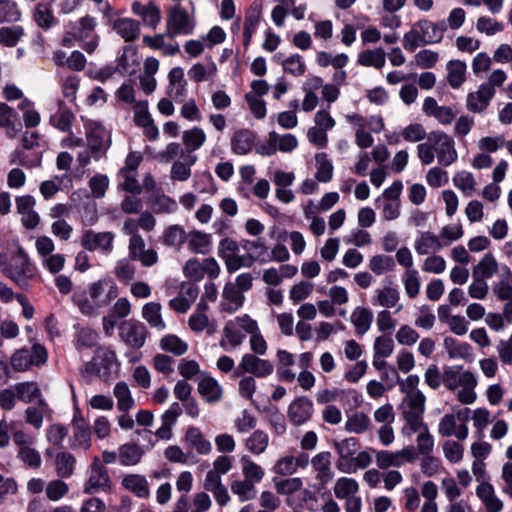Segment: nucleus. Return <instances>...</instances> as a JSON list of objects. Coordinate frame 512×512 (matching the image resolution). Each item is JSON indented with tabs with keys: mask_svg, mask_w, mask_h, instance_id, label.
Returning <instances> with one entry per match:
<instances>
[{
	"mask_svg": "<svg viewBox=\"0 0 512 512\" xmlns=\"http://www.w3.org/2000/svg\"><path fill=\"white\" fill-rule=\"evenodd\" d=\"M218 256L224 261L229 273L242 267L250 268L255 262L267 263L270 260L268 248L262 238L243 239L240 243L224 238L219 242Z\"/></svg>",
	"mask_w": 512,
	"mask_h": 512,
	"instance_id": "obj_1",
	"label": "nucleus"
},
{
	"mask_svg": "<svg viewBox=\"0 0 512 512\" xmlns=\"http://www.w3.org/2000/svg\"><path fill=\"white\" fill-rule=\"evenodd\" d=\"M118 295V287L113 279L104 277L88 284L76 287L72 301L83 315L91 316L101 308L107 307Z\"/></svg>",
	"mask_w": 512,
	"mask_h": 512,
	"instance_id": "obj_2",
	"label": "nucleus"
},
{
	"mask_svg": "<svg viewBox=\"0 0 512 512\" xmlns=\"http://www.w3.org/2000/svg\"><path fill=\"white\" fill-rule=\"evenodd\" d=\"M443 384L448 390H457V400L462 404H473L477 399L476 375L461 365L447 366L443 371Z\"/></svg>",
	"mask_w": 512,
	"mask_h": 512,
	"instance_id": "obj_3",
	"label": "nucleus"
},
{
	"mask_svg": "<svg viewBox=\"0 0 512 512\" xmlns=\"http://www.w3.org/2000/svg\"><path fill=\"white\" fill-rule=\"evenodd\" d=\"M258 322L249 314H241L228 320L222 330L219 345L225 351H232L239 347L247 335L257 331Z\"/></svg>",
	"mask_w": 512,
	"mask_h": 512,
	"instance_id": "obj_4",
	"label": "nucleus"
},
{
	"mask_svg": "<svg viewBox=\"0 0 512 512\" xmlns=\"http://www.w3.org/2000/svg\"><path fill=\"white\" fill-rule=\"evenodd\" d=\"M0 271L18 286L25 288L28 284L27 280L34 276L35 269L19 244L12 242L5 264L1 266Z\"/></svg>",
	"mask_w": 512,
	"mask_h": 512,
	"instance_id": "obj_5",
	"label": "nucleus"
},
{
	"mask_svg": "<svg viewBox=\"0 0 512 512\" xmlns=\"http://www.w3.org/2000/svg\"><path fill=\"white\" fill-rule=\"evenodd\" d=\"M84 131V145L86 144L88 151L80 152L77 156V160L82 166H86L90 162L91 157L95 159L101 158L110 146L109 136L100 123L85 120Z\"/></svg>",
	"mask_w": 512,
	"mask_h": 512,
	"instance_id": "obj_6",
	"label": "nucleus"
},
{
	"mask_svg": "<svg viewBox=\"0 0 512 512\" xmlns=\"http://www.w3.org/2000/svg\"><path fill=\"white\" fill-rule=\"evenodd\" d=\"M120 362L116 352L110 347H99L95 351L93 358L84 363L81 371L86 375H96L107 380L119 369Z\"/></svg>",
	"mask_w": 512,
	"mask_h": 512,
	"instance_id": "obj_7",
	"label": "nucleus"
},
{
	"mask_svg": "<svg viewBox=\"0 0 512 512\" xmlns=\"http://www.w3.org/2000/svg\"><path fill=\"white\" fill-rule=\"evenodd\" d=\"M403 189L401 181H394L389 187L384 189L381 196L376 199L377 208L383 220H396L401 214L400 195Z\"/></svg>",
	"mask_w": 512,
	"mask_h": 512,
	"instance_id": "obj_8",
	"label": "nucleus"
},
{
	"mask_svg": "<svg viewBox=\"0 0 512 512\" xmlns=\"http://www.w3.org/2000/svg\"><path fill=\"white\" fill-rule=\"evenodd\" d=\"M425 402L424 394L404 396L399 405L401 415L406 422L403 430H415L424 424Z\"/></svg>",
	"mask_w": 512,
	"mask_h": 512,
	"instance_id": "obj_9",
	"label": "nucleus"
},
{
	"mask_svg": "<svg viewBox=\"0 0 512 512\" xmlns=\"http://www.w3.org/2000/svg\"><path fill=\"white\" fill-rule=\"evenodd\" d=\"M427 139L433 144L439 165L448 167L458 159L454 139L443 131H432Z\"/></svg>",
	"mask_w": 512,
	"mask_h": 512,
	"instance_id": "obj_10",
	"label": "nucleus"
},
{
	"mask_svg": "<svg viewBox=\"0 0 512 512\" xmlns=\"http://www.w3.org/2000/svg\"><path fill=\"white\" fill-rule=\"evenodd\" d=\"M95 26V19L85 16L79 19L78 22L68 25V34H72L76 40L83 42L82 48L87 53H93L98 46V39L94 31Z\"/></svg>",
	"mask_w": 512,
	"mask_h": 512,
	"instance_id": "obj_11",
	"label": "nucleus"
},
{
	"mask_svg": "<svg viewBox=\"0 0 512 512\" xmlns=\"http://www.w3.org/2000/svg\"><path fill=\"white\" fill-rule=\"evenodd\" d=\"M220 271L221 268L213 257L204 258L202 260L191 258L183 266L184 276L194 281H200L205 276L215 279L219 276Z\"/></svg>",
	"mask_w": 512,
	"mask_h": 512,
	"instance_id": "obj_12",
	"label": "nucleus"
},
{
	"mask_svg": "<svg viewBox=\"0 0 512 512\" xmlns=\"http://www.w3.org/2000/svg\"><path fill=\"white\" fill-rule=\"evenodd\" d=\"M111 489V480L106 468L98 457L92 461L88 472V478L84 485L85 494L108 492Z\"/></svg>",
	"mask_w": 512,
	"mask_h": 512,
	"instance_id": "obj_13",
	"label": "nucleus"
},
{
	"mask_svg": "<svg viewBox=\"0 0 512 512\" xmlns=\"http://www.w3.org/2000/svg\"><path fill=\"white\" fill-rule=\"evenodd\" d=\"M115 234L111 231L97 232L87 230L82 234L81 246L90 252L109 255L114 249Z\"/></svg>",
	"mask_w": 512,
	"mask_h": 512,
	"instance_id": "obj_14",
	"label": "nucleus"
},
{
	"mask_svg": "<svg viewBox=\"0 0 512 512\" xmlns=\"http://www.w3.org/2000/svg\"><path fill=\"white\" fill-rule=\"evenodd\" d=\"M469 409H465L464 414L458 412L457 417L454 414H445L439 421L438 434L442 437H456L458 440H465L468 437L469 430L465 424Z\"/></svg>",
	"mask_w": 512,
	"mask_h": 512,
	"instance_id": "obj_15",
	"label": "nucleus"
},
{
	"mask_svg": "<svg viewBox=\"0 0 512 512\" xmlns=\"http://www.w3.org/2000/svg\"><path fill=\"white\" fill-rule=\"evenodd\" d=\"M195 27L194 19L180 5L169 9L167 16V30L171 36L190 35Z\"/></svg>",
	"mask_w": 512,
	"mask_h": 512,
	"instance_id": "obj_16",
	"label": "nucleus"
},
{
	"mask_svg": "<svg viewBox=\"0 0 512 512\" xmlns=\"http://www.w3.org/2000/svg\"><path fill=\"white\" fill-rule=\"evenodd\" d=\"M310 463V457L306 452L296 451L294 454L281 456L273 465L272 471L281 476H291L299 469H305Z\"/></svg>",
	"mask_w": 512,
	"mask_h": 512,
	"instance_id": "obj_17",
	"label": "nucleus"
},
{
	"mask_svg": "<svg viewBox=\"0 0 512 512\" xmlns=\"http://www.w3.org/2000/svg\"><path fill=\"white\" fill-rule=\"evenodd\" d=\"M313 414V401L306 396L295 398L287 407V417L294 426L306 424L312 419Z\"/></svg>",
	"mask_w": 512,
	"mask_h": 512,
	"instance_id": "obj_18",
	"label": "nucleus"
},
{
	"mask_svg": "<svg viewBox=\"0 0 512 512\" xmlns=\"http://www.w3.org/2000/svg\"><path fill=\"white\" fill-rule=\"evenodd\" d=\"M119 336L126 345L140 349L145 344L147 329L141 322L124 321L119 326Z\"/></svg>",
	"mask_w": 512,
	"mask_h": 512,
	"instance_id": "obj_19",
	"label": "nucleus"
},
{
	"mask_svg": "<svg viewBox=\"0 0 512 512\" xmlns=\"http://www.w3.org/2000/svg\"><path fill=\"white\" fill-rule=\"evenodd\" d=\"M237 370L238 374L249 373L258 378H265L273 373L274 366L269 360L246 353L242 356Z\"/></svg>",
	"mask_w": 512,
	"mask_h": 512,
	"instance_id": "obj_20",
	"label": "nucleus"
},
{
	"mask_svg": "<svg viewBox=\"0 0 512 512\" xmlns=\"http://www.w3.org/2000/svg\"><path fill=\"white\" fill-rule=\"evenodd\" d=\"M263 6L260 0H255L247 9L243 24V45L249 46L263 18Z\"/></svg>",
	"mask_w": 512,
	"mask_h": 512,
	"instance_id": "obj_21",
	"label": "nucleus"
},
{
	"mask_svg": "<svg viewBox=\"0 0 512 512\" xmlns=\"http://www.w3.org/2000/svg\"><path fill=\"white\" fill-rule=\"evenodd\" d=\"M475 494L485 512H501L504 509L503 501L497 496L493 485L488 481L479 483L476 486Z\"/></svg>",
	"mask_w": 512,
	"mask_h": 512,
	"instance_id": "obj_22",
	"label": "nucleus"
},
{
	"mask_svg": "<svg viewBox=\"0 0 512 512\" xmlns=\"http://www.w3.org/2000/svg\"><path fill=\"white\" fill-rule=\"evenodd\" d=\"M129 258L140 261L143 266L150 267L157 263L158 255L154 249H145V242L141 236L129 239Z\"/></svg>",
	"mask_w": 512,
	"mask_h": 512,
	"instance_id": "obj_23",
	"label": "nucleus"
},
{
	"mask_svg": "<svg viewBox=\"0 0 512 512\" xmlns=\"http://www.w3.org/2000/svg\"><path fill=\"white\" fill-rule=\"evenodd\" d=\"M183 443L188 449L202 456L209 455L213 449L211 442L205 437L200 428L195 426H189L186 429Z\"/></svg>",
	"mask_w": 512,
	"mask_h": 512,
	"instance_id": "obj_24",
	"label": "nucleus"
},
{
	"mask_svg": "<svg viewBox=\"0 0 512 512\" xmlns=\"http://www.w3.org/2000/svg\"><path fill=\"white\" fill-rule=\"evenodd\" d=\"M495 94V89H491L490 85L482 83L476 91L470 92L467 95L466 107L471 112L481 113L489 106Z\"/></svg>",
	"mask_w": 512,
	"mask_h": 512,
	"instance_id": "obj_25",
	"label": "nucleus"
},
{
	"mask_svg": "<svg viewBox=\"0 0 512 512\" xmlns=\"http://www.w3.org/2000/svg\"><path fill=\"white\" fill-rule=\"evenodd\" d=\"M245 296L232 282L224 285L220 300V309L223 312L233 314L240 310L244 304Z\"/></svg>",
	"mask_w": 512,
	"mask_h": 512,
	"instance_id": "obj_26",
	"label": "nucleus"
},
{
	"mask_svg": "<svg viewBox=\"0 0 512 512\" xmlns=\"http://www.w3.org/2000/svg\"><path fill=\"white\" fill-rule=\"evenodd\" d=\"M313 471L316 474V479L325 486L334 477L332 470V455L328 451H323L310 459Z\"/></svg>",
	"mask_w": 512,
	"mask_h": 512,
	"instance_id": "obj_27",
	"label": "nucleus"
},
{
	"mask_svg": "<svg viewBox=\"0 0 512 512\" xmlns=\"http://www.w3.org/2000/svg\"><path fill=\"white\" fill-rule=\"evenodd\" d=\"M371 303L386 310L396 308V313L403 309V305L400 303L399 290L390 286L376 289L371 298Z\"/></svg>",
	"mask_w": 512,
	"mask_h": 512,
	"instance_id": "obj_28",
	"label": "nucleus"
},
{
	"mask_svg": "<svg viewBox=\"0 0 512 512\" xmlns=\"http://www.w3.org/2000/svg\"><path fill=\"white\" fill-rule=\"evenodd\" d=\"M35 204V198L30 195L16 198V208L21 215L22 224L28 229L35 228L40 220L38 213L34 209Z\"/></svg>",
	"mask_w": 512,
	"mask_h": 512,
	"instance_id": "obj_29",
	"label": "nucleus"
},
{
	"mask_svg": "<svg viewBox=\"0 0 512 512\" xmlns=\"http://www.w3.org/2000/svg\"><path fill=\"white\" fill-rule=\"evenodd\" d=\"M159 65V61L154 57H147L144 61L143 71L139 76V86L147 95L152 94L157 88L155 75L159 70Z\"/></svg>",
	"mask_w": 512,
	"mask_h": 512,
	"instance_id": "obj_30",
	"label": "nucleus"
},
{
	"mask_svg": "<svg viewBox=\"0 0 512 512\" xmlns=\"http://www.w3.org/2000/svg\"><path fill=\"white\" fill-rule=\"evenodd\" d=\"M198 392L208 403L219 402L223 390L218 381L210 375L201 373L198 378Z\"/></svg>",
	"mask_w": 512,
	"mask_h": 512,
	"instance_id": "obj_31",
	"label": "nucleus"
},
{
	"mask_svg": "<svg viewBox=\"0 0 512 512\" xmlns=\"http://www.w3.org/2000/svg\"><path fill=\"white\" fill-rule=\"evenodd\" d=\"M443 346L449 358L471 362L474 359L473 349L467 342L459 341L453 337H445Z\"/></svg>",
	"mask_w": 512,
	"mask_h": 512,
	"instance_id": "obj_32",
	"label": "nucleus"
},
{
	"mask_svg": "<svg viewBox=\"0 0 512 512\" xmlns=\"http://www.w3.org/2000/svg\"><path fill=\"white\" fill-rule=\"evenodd\" d=\"M418 28L422 33V40L425 44L440 43L444 38L445 29L441 21H430L427 19L417 22Z\"/></svg>",
	"mask_w": 512,
	"mask_h": 512,
	"instance_id": "obj_33",
	"label": "nucleus"
},
{
	"mask_svg": "<svg viewBox=\"0 0 512 512\" xmlns=\"http://www.w3.org/2000/svg\"><path fill=\"white\" fill-rule=\"evenodd\" d=\"M180 161H175L171 167L170 177L175 181H186L191 176V167L197 161V156L193 153L181 151Z\"/></svg>",
	"mask_w": 512,
	"mask_h": 512,
	"instance_id": "obj_34",
	"label": "nucleus"
},
{
	"mask_svg": "<svg viewBox=\"0 0 512 512\" xmlns=\"http://www.w3.org/2000/svg\"><path fill=\"white\" fill-rule=\"evenodd\" d=\"M374 315L371 309L357 306L350 314V322L354 326L355 333L359 336L364 335L371 328Z\"/></svg>",
	"mask_w": 512,
	"mask_h": 512,
	"instance_id": "obj_35",
	"label": "nucleus"
},
{
	"mask_svg": "<svg viewBox=\"0 0 512 512\" xmlns=\"http://www.w3.org/2000/svg\"><path fill=\"white\" fill-rule=\"evenodd\" d=\"M441 240L430 231L420 232L414 241V249L418 255H428L441 250Z\"/></svg>",
	"mask_w": 512,
	"mask_h": 512,
	"instance_id": "obj_36",
	"label": "nucleus"
},
{
	"mask_svg": "<svg viewBox=\"0 0 512 512\" xmlns=\"http://www.w3.org/2000/svg\"><path fill=\"white\" fill-rule=\"evenodd\" d=\"M70 448L73 450L87 451L92 445L90 428L83 422L73 426L72 435L69 438Z\"/></svg>",
	"mask_w": 512,
	"mask_h": 512,
	"instance_id": "obj_37",
	"label": "nucleus"
},
{
	"mask_svg": "<svg viewBox=\"0 0 512 512\" xmlns=\"http://www.w3.org/2000/svg\"><path fill=\"white\" fill-rule=\"evenodd\" d=\"M188 248L195 254L205 255L212 250L211 235L202 231L194 230L187 234Z\"/></svg>",
	"mask_w": 512,
	"mask_h": 512,
	"instance_id": "obj_38",
	"label": "nucleus"
},
{
	"mask_svg": "<svg viewBox=\"0 0 512 512\" xmlns=\"http://www.w3.org/2000/svg\"><path fill=\"white\" fill-rule=\"evenodd\" d=\"M402 432L407 435L417 433L416 445L418 453L423 456L432 454L434 449V438L425 423L422 424L418 429L403 430Z\"/></svg>",
	"mask_w": 512,
	"mask_h": 512,
	"instance_id": "obj_39",
	"label": "nucleus"
},
{
	"mask_svg": "<svg viewBox=\"0 0 512 512\" xmlns=\"http://www.w3.org/2000/svg\"><path fill=\"white\" fill-rule=\"evenodd\" d=\"M254 140L253 132L248 129H240L231 138V150L237 155H245L252 150Z\"/></svg>",
	"mask_w": 512,
	"mask_h": 512,
	"instance_id": "obj_40",
	"label": "nucleus"
},
{
	"mask_svg": "<svg viewBox=\"0 0 512 512\" xmlns=\"http://www.w3.org/2000/svg\"><path fill=\"white\" fill-rule=\"evenodd\" d=\"M375 452L376 449L368 448L357 453L349 463L342 462L340 464V471L344 473H355L358 469L367 468L372 463L373 457L375 458Z\"/></svg>",
	"mask_w": 512,
	"mask_h": 512,
	"instance_id": "obj_41",
	"label": "nucleus"
},
{
	"mask_svg": "<svg viewBox=\"0 0 512 512\" xmlns=\"http://www.w3.org/2000/svg\"><path fill=\"white\" fill-rule=\"evenodd\" d=\"M113 30L125 41H133L140 34V24L131 18H119L113 22Z\"/></svg>",
	"mask_w": 512,
	"mask_h": 512,
	"instance_id": "obj_42",
	"label": "nucleus"
},
{
	"mask_svg": "<svg viewBox=\"0 0 512 512\" xmlns=\"http://www.w3.org/2000/svg\"><path fill=\"white\" fill-rule=\"evenodd\" d=\"M122 486L139 498H147L150 494L146 478L139 474H128L123 477Z\"/></svg>",
	"mask_w": 512,
	"mask_h": 512,
	"instance_id": "obj_43",
	"label": "nucleus"
},
{
	"mask_svg": "<svg viewBox=\"0 0 512 512\" xmlns=\"http://www.w3.org/2000/svg\"><path fill=\"white\" fill-rule=\"evenodd\" d=\"M241 472L243 478L258 484L265 477V469L256 463L250 456L242 455L240 458Z\"/></svg>",
	"mask_w": 512,
	"mask_h": 512,
	"instance_id": "obj_44",
	"label": "nucleus"
},
{
	"mask_svg": "<svg viewBox=\"0 0 512 512\" xmlns=\"http://www.w3.org/2000/svg\"><path fill=\"white\" fill-rule=\"evenodd\" d=\"M333 492L337 499L345 501L358 495L359 484L353 478L340 477L334 483Z\"/></svg>",
	"mask_w": 512,
	"mask_h": 512,
	"instance_id": "obj_45",
	"label": "nucleus"
},
{
	"mask_svg": "<svg viewBox=\"0 0 512 512\" xmlns=\"http://www.w3.org/2000/svg\"><path fill=\"white\" fill-rule=\"evenodd\" d=\"M269 435L263 430L253 431L244 441L245 448L253 455L263 454L269 446Z\"/></svg>",
	"mask_w": 512,
	"mask_h": 512,
	"instance_id": "obj_46",
	"label": "nucleus"
},
{
	"mask_svg": "<svg viewBox=\"0 0 512 512\" xmlns=\"http://www.w3.org/2000/svg\"><path fill=\"white\" fill-rule=\"evenodd\" d=\"M485 323L495 332L503 331L507 325L512 324V307L503 306L502 313L489 312L485 316Z\"/></svg>",
	"mask_w": 512,
	"mask_h": 512,
	"instance_id": "obj_47",
	"label": "nucleus"
},
{
	"mask_svg": "<svg viewBox=\"0 0 512 512\" xmlns=\"http://www.w3.org/2000/svg\"><path fill=\"white\" fill-rule=\"evenodd\" d=\"M140 65V57L137 50L132 46L124 48L121 57L118 59V69L127 75H132L136 72Z\"/></svg>",
	"mask_w": 512,
	"mask_h": 512,
	"instance_id": "obj_48",
	"label": "nucleus"
},
{
	"mask_svg": "<svg viewBox=\"0 0 512 512\" xmlns=\"http://www.w3.org/2000/svg\"><path fill=\"white\" fill-rule=\"evenodd\" d=\"M161 305L157 302H148L142 308L143 319L152 327L159 331L166 329V324L162 318Z\"/></svg>",
	"mask_w": 512,
	"mask_h": 512,
	"instance_id": "obj_49",
	"label": "nucleus"
},
{
	"mask_svg": "<svg viewBox=\"0 0 512 512\" xmlns=\"http://www.w3.org/2000/svg\"><path fill=\"white\" fill-rule=\"evenodd\" d=\"M446 69L449 85L454 89L460 88L466 80V63L460 60H451Z\"/></svg>",
	"mask_w": 512,
	"mask_h": 512,
	"instance_id": "obj_50",
	"label": "nucleus"
},
{
	"mask_svg": "<svg viewBox=\"0 0 512 512\" xmlns=\"http://www.w3.org/2000/svg\"><path fill=\"white\" fill-rule=\"evenodd\" d=\"M207 136L205 131L198 126H194L185 130L182 135V141L187 151L185 153H192L200 149L206 142Z\"/></svg>",
	"mask_w": 512,
	"mask_h": 512,
	"instance_id": "obj_51",
	"label": "nucleus"
},
{
	"mask_svg": "<svg viewBox=\"0 0 512 512\" xmlns=\"http://www.w3.org/2000/svg\"><path fill=\"white\" fill-rule=\"evenodd\" d=\"M498 271V262L492 253H486L473 268V277L492 278Z\"/></svg>",
	"mask_w": 512,
	"mask_h": 512,
	"instance_id": "obj_52",
	"label": "nucleus"
},
{
	"mask_svg": "<svg viewBox=\"0 0 512 512\" xmlns=\"http://www.w3.org/2000/svg\"><path fill=\"white\" fill-rule=\"evenodd\" d=\"M217 74V65L210 61L204 65L202 63L194 64L188 71L190 79L196 83L212 80Z\"/></svg>",
	"mask_w": 512,
	"mask_h": 512,
	"instance_id": "obj_53",
	"label": "nucleus"
},
{
	"mask_svg": "<svg viewBox=\"0 0 512 512\" xmlns=\"http://www.w3.org/2000/svg\"><path fill=\"white\" fill-rule=\"evenodd\" d=\"M439 318L456 335L462 336L468 332L469 322L462 315H450L444 312L443 307H441L439 309Z\"/></svg>",
	"mask_w": 512,
	"mask_h": 512,
	"instance_id": "obj_54",
	"label": "nucleus"
},
{
	"mask_svg": "<svg viewBox=\"0 0 512 512\" xmlns=\"http://www.w3.org/2000/svg\"><path fill=\"white\" fill-rule=\"evenodd\" d=\"M385 56V52L382 48L365 50L359 54L358 63L364 67L381 69L386 62Z\"/></svg>",
	"mask_w": 512,
	"mask_h": 512,
	"instance_id": "obj_55",
	"label": "nucleus"
},
{
	"mask_svg": "<svg viewBox=\"0 0 512 512\" xmlns=\"http://www.w3.org/2000/svg\"><path fill=\"white\" fill-rule=\"evenodd\" d=\"M143 42L153 50H159L166 56H173L179 53L180 48L177 44L167 43L163 34L156 36H144Z\"/></svg>",
	"mask_w": 512,
	"mask_h": 512,
	"instance_id": "obj_56",
	"label": "nucleus"
},
{
	"mask_svg": "<svg viewBox=\"0 0 512 512\" xmlns=\"http://www.w3.org/2000/svg\"><path fill=\"white\" fill-rule=\"evenodd\" d=\"M113 394L117 400L118 410L127 412L134 407L135 400L125 382H118L113 389Z\"/></svg>",
	"mask_w": 512,
	"mask_h": 512,
	"instance_id": "obj_57",
	"label": "nucleus"
},
{
	"mask_svg": "<svg viewBox=\"0 0 512 512\" xmlns=\"http://www.w3.org/2000/svg\"><path fill=\"white\" fill-rule=\"evenodd\" d=\"M358 441L355 438H347L335 443V449L339 456L337 467L340 470L342 462L349 463L353 460L357 451Z\"/></svg>",
	"mask_w": 512,
	"mask_h": 512,
	"instance_id": "obj_58",
	"label": "nucleus"
},
{
	"mask_svg": "<svg viewBox=\"0 0 512 512\" xmlns=\"http://www.w3.org/2000/svg\"><path fill=\"white\" fill-rule=\"evenodd\" d=\"M143 455L142 449L135 444H124L119 447L118 459L123 466H133L140 462Z\"/></svg>",
	"mask_w": 512,
	"mask_h": 512,
	"instance_id": "obj_59",
	"label": "nucleus"
},
{
	"mask_svg": "<svg viewBox=\"0 0 512 512\" xmlns=\"http://www.w3.org/2000/svg\"><path fill=\"white\" fill-rule=\"evenodd\" d=\"M255 483L245 478L241 480H235L231 483V491L236 495L241 502L249 501L255 498L256 488Z\"/></svg>",
	"mask_w": 512,
	"mask_h": 512,
	"instance_id": "obj_60",
	"label": "nucleus"
},
{
	"mask_svg": "<svg viewBox=\"0 0 512 512\" xmlns=\"http://www.w3.org/2000/svg\"><path fill=\"white\" fill-rule=\"evenodd\" d=\"M316 173L315 178L322 183L331 181L333 177V165L328 159L326 153H317L315 155Z\"/></svg>",
	"mask_w": 512,
	"mask_h": 512,
	"instance_id": "obj_61",
	"label": "nucleus"
},
{
	"mask_svg": "<svg viewBox=\"0 0 512 512\" xmlns=\"http://www.w3.org/2000/svg\"><path fill=\"white\" fill-rule=\"evenodd\" d=\"M188 326L196 333L206 330L209 334H213L216 329L214 322L211 321L205 313L199 311L190 315L188 319Z\"/></svg>",
	"mask_w": 512,
	"mask_h": 512,
	"instance_id": "obj_62",
	"label": "nucleus"
},
{
	"mask_svg": "<svg viewBox=\"0 0 512 512\" xmlns=\"http://www.w3.org/2000/svg\"><path fill=\"white\" fill-rule=\"evenodd\" d=\"M452 182L454 186L461 190L466 196L472 195L476 189V180L473 174L466 170L456 172Z\"/></svg>",
	"mask_w": 512,
	"mask_h": 512,
	"instance_id": "obj_63",
	"label": "nucleus"
},
{
	"mask_svg": "<svg viewBox=\"0 0 512 512\" xmlns=\"http://www.w3.org/2000/svg\"><path fill=\"white\" fill-rule=\"evenodd\" d=\"M160 347L177 356L185 354L188 350V344L174 334L164 336L160 340Z\"/></svg>",
	"mask_w": 512,
	"mask_h": 512,
	"instance_id": "obj_64",
	"label": "nucleus"
}]
</instances>
